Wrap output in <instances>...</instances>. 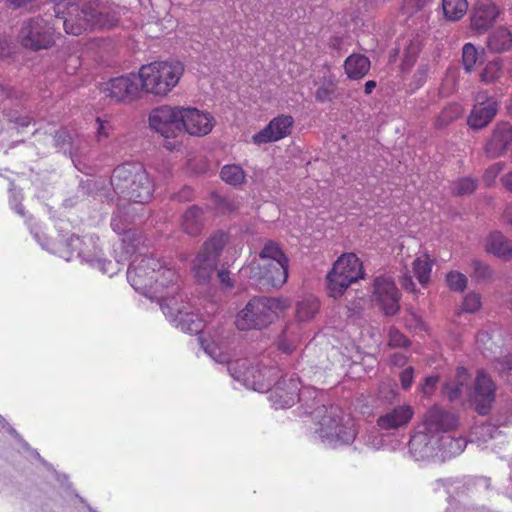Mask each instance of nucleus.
I'll list each match as a JSON object with an SVG mask.
<instances>
[{"mask_svg": "<svg viewBox=\"0 0 512 512\" xmlns=\"http://www.w3.org/2000/svg\"><path fill=\"white\" fill-rule=\"evenodd\" d=\"M390 362L392 365L394 366H398V367H401L403 365L406 364L407 362V357L401 353H394L391 357H390Z\"/></svg>", "mask_w": 512, "mask_h": 512, "instance_id": "052dcab7", "label": "nucleus"}, {"mask_svg": "<svg viewBox=\"0 0 512 512\" xmlns=\"http://www.w3.org/2000/svg\"><path fill=\"white\" fill-rule=\"evenodd\" d=\"M482 96H478L476 104L473 106L468 117V125L472 129H482L487 126L495 117L498 111V103L494 98L482 100Z\"/></svg>", "mask_w": 512, "mask_h": 512, "instance_id": "6ab92c4d", "label": "nucleus"}, {"mask_svg": "<svg viewBox=\"0 0 512 512\" xmlns=\"http://www.w3.org/2000/svg\"><path fill=\"white\" fill-rule=\"evenodd\" d=\"M477 433H480L484 437L483 441L487 442L488 439L497 438L501 432L491 424H484L478 428Z\"/></svg>", "mask_w": 512, "mask_h": 512, "instance_id": "603ef678", "label": "nucleus"}, {"mask_svg": "<svg viewBox=\"0 0 512 512\" xmlns=\"http://www.w3.org/2000/svg\"><path fill=\"white\" fill-rule=\"evenodd\" d=\"M407 343H408V340L400 331H398L396 329H390L389 335H388L389 346L402 347V346H406Z\"/></svg>", "mask_w": 512, "mask_h": 512, "instance_id": "09e8293b", "label": "nucleus"}, {"mask_svg": "<svg viewBox=\"0 0 512 512\" xmlns=\"http://www.w3.org/2000/svg\"><path fill=\"white\" fill-rule=\"evenodd\" d=\"M366 444L370 448L378 450L382 447V440L377 435L369 436Z\"/></svg>", "mask_w": 512, "mask_h": 512, "instance_id": "e2e57ef3", "label": "nucleus"}, {"mask_svg": "<svg viewBox=\"0 0 512 512\" xmlns=\"http://www.w3.org/2000/svg\"><path fill=\"white\" fill-rule=\"evenodd\" d=\"M364 277L362 263L354 253L341 255L327 275V290L330 297L338 298L358 279Z\"/></svg>", "mask_w": 512, "mask_h": 512, "instance_id": "f8f14e48", "label": "nucleus"}, {"mask_svg": "<svg viewBox=\"0 0 512 512\" xmlns=\"http://www.w3.org/2000/svg\"><path fill=\"white\" fill-rule=\"evenodd\" d=\"M220 177L225 183L231 186H239L244 182L246 174L241 166L228 164L222 167Z\"/></svg>", "mask_w": 512, "mask_h": 512, "instance_id": "72a5a7b5", "label": "nucleus"}, {"mask_svg": "<svg viewBox=\"0 0 512 512\" xmlns=\"http://www.w3.org/2000/svg\"><path fill=\"white\" fill-rule=\"evenodd\" d=\"M218 279L222 285H224L227 288H230L233 286V282L230 278L229 272L226 270H219L217 273Z\"/></svg>", "mask_w": 512, "mask_h": 512, "instance_id": "bf43d9fd", "label": "nucleus"}, {"mask_svg": "<svg viewBox=\"0 0 512 512\" xmlns=\"http://www.w3.org/2000/svg\"><path fill=\"white\" fill-rule=\"evenodd\" d=\"M9 192V204L11 209L14 210L15 213L24 218L26 216V212L23 205L21 204V201L23 199L22 191L14 187V185L11 183Z\"/></svg>", "mask_w": 512, "mask_h": 512, "instance_id": "ea45409f", "label": "nucleus"}, {"mask_svg": "<svg viewBox=\"0 0 512 512\" xmlns=\"http://www.w3.org/2000/svg\"><path fill=\"white\" fill-rule=\"evenodd\" d=\"M319 309L318 300L312 296H306L297 303L296 317L299 321H309Z\"/></svg>", "mask_w": 512, "mask_h": 512, "instance_id": "7c9ffc66", "label": "nucleus"}, {"mask_svg": "<svg viewBox=\"0 0 512 512\" xmlns=\"http://www.w3.org/2000/svg\"><path fill=\"white\" fill-rule=\"evenodd\" d=\"M466 445L458 415L434 405L416 426L409 441V453L416 461H445L461 454Z\"/></svg>", "mask_w": 512, "mask_h": 512, "instance_id": "f03ea898", "label": "nucleus"}, {"mask_svg": "<svg viewBox=\"0 0 512 512\" xmlns=\"http://www.w3.org/2000/svg\"><path fill=\"white\" fill-rule=\"evenodd\" d=\"M312 417L318 426L315 433L327 447L339 448L354 442L358 433L355 421L340 407H317Z\"/></svg>", "mask_w": 512, "mask_h": 512, "instance_id": "423d86ee", "label": "nucleus"}, {"mask_svg": "<svg viewBox=\"0 0 512 512\" xmlns=\"http://www.w3.org/2000/svg\"><path fill=\"white\" fill-rule=\"evenodd\" d=\"M438 382V377L436 376H428L425 378L424 382L420 385V390L425 396H430L435 390L436 384Z\"/></svg>", "mask_w": 512, "mask_h": 512, "instance_id": "5fc2aeb1", "label": "nucleus"}, {"mask_svg": "<svg viewBox=\"0 0 512 512\" xmlns=\"http://www.w3.org/2000/svg\"><path fill=\"white\" fill-rule=\"evenodd\" d=\"M429 73L428 64H421L413 75V83L415 88H419L424 85L427 80Z\"/></svg>", "mask_w": 512, "mask_h": 512, "instance_id": "8fccbe9b", "label": "nucleus"}, {"mask_svg": "<svg viewBox=\"0 0 512 512\" xmlns=\"http://www.w3.org/2000/svg\"><path fill=\"white\" fill-rule=\"evenodd\" d=\"M402 286L405 290L409 292H415V284L412 281L411 277L408 275L404 276Z\"/></svg>", "mask_w": 512, "mask_h": 512, "instance_id": "0e129e2a", "label": "nucleus"}, {"mask_svg": "<svg viewBox=\"0 0 512 512\" xmlns=\"http://www.w3.org/2000/svg\"><path fill=\"white\" fill-rule=\"evenodd\" d=\"M482 57V53H480L474 45L471 43H467L463 46L462 49V61L463 66L467 72L473 70L477 62Z\"/></svg>", "mask_w": 512, "mask_h": 512, "instance_id": "f704fd0d", "label": "nucleus"}, {"mask_svg": "<svg viewBox=\"0 0 512 512\" xmlns=\"http://www.w3.org/2000/svg\"><path fill=\"white\" fill-rule=\"evenodd\" d=\"M414 379V369L412 367L405 368L400 374L401 386L404 390L410 389Z\"/></svg>", "mask_w": 512, "mask_h": 512, "instance_id": "864d4df0", "label": "nucleus"}, {"mask_svg": "<svg viewBox=\"0 0 512 512\" xmlns=\"http://www.w3.org/2000/svg\"><path fill=\"white\" fill-rule=\"evenodd\" d=\"M12 39L8 36H0V59L7 58L12 53Z\"/></svg>", "mask_w": 512, "mask_h": 512, "instance_id": "6e6d98bb", "label": "nucleus"}, {"mask_svg": "<svg viewBox=\"0 0 512 512\" xmlns=\"http://www.w3.org/2000/svg\"><path fill=\"white\" fill-rule=\"evenodd\" d=\"M433 261L428 254H420L413 261V272L421 285H426L430 280Z\"/></svg>", "mask_w": 512, "mask_h": 512, "instance_id": "cd10ccee", "label": "nucleus"}, {"mask_svg": "<svg viewBox=\"0 0 512 512\" xmlns=\"http://www.w3.org/2000/svg\"><path fill=\"white\" fill-rule=\"evenodd\" d=\"M241 272L249 273L261 288L280 287L287 281L288 259L276 243L268 241L259 254L258 262L251 263Z\"/></svg>", "mask_w": 512, "mask_h": 512, "instance_id": "0eeeda50", "label": "nucleus"}, {"mask_svg": "<svg viewBox=\"0 0 512 512\" xmlns=\"http://www.w3.org/2000/svg\"><path fill=\"white\" fill-rule=\"evenodd\" d=\"M419 50H420L419 41H412L406 50L405 58H404L403 64H402L403 69H408L413 64V62L415 60V56Z\"/></svg>", "mask_w": 512, "mask_h": 512, "instance_id": "49530a36", "label": "nucleus"}, {"mask_svg": "<svg viewBox=\"0 0 512 512\" xmlns=\"http://www.w3.org/2000/svg\"><path fill=\"white\" fill-rule=\"evenodd\" d=\"M111 185L120 199L125 200L128 191V170L125 165L116 167L111 176Z\"/></svg>", "mask_w": 512, "mask_h": 512, "instance_id": "473e14b6", "label": "nucleus"}, {"mask_svg": "<svg viewBox=\"0 0 512 512\" xmlns=\"http://www.w3.org/2000/svg\"><path fill=\"white\" fill-rule=\"evenodd\" d=\"M282 307L280 300L267 297H254L241 309L235 318L239 330L262 329L278 317Z\"/></svg>", "mask_w": 512, "mask_h": 512, "instance_id": "9d476101", "label": "nucleus"}, {"mask_svg": "<svg viewBox=\"0 0 512 512\" xmlns=\"http://www.w3.org/2000/svg\"><path fill=\"white\" fill-rule=\"evenodd\" d=\"M446 281L450 289L455 291H463L467 286V277L457 271L448 273Z\"/></svg>", "mask_w": 512, "mask_h": 512, "instance_id": "79ce46f5", "label": "nucleus"}, {"mask_svg": "<svg viewBox=\"0 0 512 512\" xmlns=\"http://www.w3.org/2000/svg\"><path fill=\"white\" fill-rule=\"evenodd\" d=\"M470 375L466 368L459 367L454 379L449 380L443 387V395L451 402L468 399L471 388L469 385Z\"/></svg>", "mask_w": 512, "mask_h": 512, "instance_id": "412c9836", "label": "nucleus"}, {"mask_svg": "<svg viewBox=\"0 0 512 512\" xmlns=\"http://www.w3.org/2000/svg\"><path fill=\"white\" fill-rule=\"evenodd\" d=\"M111 228L118 236H120V247L118 249L121 251L118 252V254H123L126 252L128 255V249L126 245V235L128 231V212L124 204H118L117 211L113 214L111 219Z\"/></svg>", "mask_w": 512, "mask_h": 512, "instance_id": "393cba45", "label": "nucleus"}, {"mask_svg": "<svg viewBox=\"0 0 512 512\" xmlns=\"http://www.w3.org/2000/svg\"><path fill=\"white\" fill-rule=\"evenodd\" d=\"M370 69V60L363 54L354 53L346 58L344 70L351 80L362 79Z\"/></svg>", "mask_w": 512, "mask_h": 512, "instance_id": "b1692460", "label": "nucleus"}, {"mask_svg": "<svg viewBox=\"0 0 512 512\" xmlns=\"http://www.w3.org/2000/svg\"><path fill=\"white\" fill-rule=\"evenodd\" d=\"M254 365L255 361L248 358L237 359L230 362L228 371L235 380L249 389L269 391V401L275 409L290 408L299 401L301 382L295 374L281 376L272 386L280 373L279 369L265 364H262V368Z\"/></svg>", "mask_w": 512, "mask_h": 512, "instance_id": "20e7f679", "label": "nucleus"}, {"mask_svg": "<svg viewBox=\"0 0 512 512\" xmlns=\"http://www.w3.org/2000/svg\"><path fill=\"white\" fill-rule=\"evenodd\" d=\"M5 120L11 125L10 130H17L18 133L23 132L31 124V119L27 116H19L17 111L3 112Z\"/></svg>", "mask_w": 512, "mask_h": 512, "instance_id": "4c0bfd02", "label": "nucleus"}, {"mask_svg": "<svg viewBox=\"0 0 512 512\" xmlns=\"http://www.w3.org/2000/svg\"><path fill=\"white\" fill-rule=\"evenodd\" d=\"M371 300L385 315H395L400 309V292L390 276H377L372 285Z\"/></svg>", "mask_w": 512, "mask_h": 512, "instance_id": "4468645a", "label": "nucleus"}, {"mask_svg": "<svg viewBox=\"0 0 512 512\" xmlns=\"http://www.w3.org/2000/svg\"><path fill=\"white\" fill-rule=\"evenodd\" d=\"M375 87H376V82L374 80L367 81L365 83V93L370 94Z\"/></svg>", "mask_w": 512, "mask_h": 512, "instance_id": "774afa93", "label": "nucleus"}, {"mask_svg": "<svg viewBox=\"0 0 512 512\" xmlns=\"http://www.w3.org/2000/svg\"><path fill=\"white\" fill-rule=\"evenodd\" d=\"M184 66L178 61H155L142 65L139 79L142 90L155 96H167L179 83Z\"/></svg>", "mask_w": 512, "mask_h": 512, "instance_id": "1a4fd4ad", "label": "nucleus"}, {"mask_svg": "<svg viewBox=\"0 0 512 512\" xmlns=\"http://www.w3.org/2000/svg\"><path fill=\"white\" fill-rule=\"evenodd\" d=\"M134 276L130 285L135 291L159 303L166 318L183 332L200 334L198 341L205 353L217 363L231 360V332L222 325L206 326L192 306L180 294V277L171 266L152 256L136 255L131 260Z\"/></svg>", "mask_w": 512, "mask_h": 512, "instance_id": "f257e3e1", "label": "nucleus"}, {"mask_svg": "<svg viewBox=\"0 0 512 512\" xmlns=\"http://www.w3.org/2000/svg\"><path fill=\"white\" fill-rule=\"evenodd\" d=\"M202 226V210L196 206L190 207L183 215V230L190 235H196Z\"/></svg>", "mask_w": 512, "mask_h": 512, "instance_id": "c756f323", "label": "nucleus"}, {"mask_svg": "<svg viewBox=\"0 0 512 512\" xmlns=\"http://www.w3.org/2000/svg\"><path fill=\"white\" fill-rule=\"evenodd\" d=\"M182 107L161 105L149 113V127L164 138L163 146L174 151L180 145Z\"/></svg>", "mask_w": 512, "mask_h": 512, "instance_id": "9b49d317", "label": "nucleus"}, {"mask_svg": "<svg viewBox=\"0 0 512 512\" xmlns=\"http://www.w3.org/2000/svg\"><path fill=\"white\" fill-rule=\"evenodd\" d=\"M488 49L493 53H502L512 48V34L509 29L499 27L493 30L487 40Z\"/></svg>", "mask_w": 512, "mask_h": 512, "instance_id": "bb28decb", "label": "nucleus"}, {"mask_svg": "<svg viewBox=\"0 0 512 512\" xmlns=\"http://www.w3.org/2000/svg\"><path fill=\"white\" fill-rule=\"evenodd\" d=\"M476 181L472 178H462L453 184L452 190L456 195H466L476 189Z\"/></svg>", "mask_w": 512, "mask_h": 512, "instance_id": "37998d69", "label": "nucleus"}, {"mask_svg": "<svg viewBox=\"0 0 512 512\" xmlns=\"http://www.w3.org/2000/svg\"><path fill=\"white\" fill-rule=\"evenodd\" d=\"M461 113L462 108L459 104H450L447 107H445L439 114L436 120V125L438 127H444L453 120L457 119L461 115Z\"/></svg>", "mask_w": 512, "mask_h": 512, "instance_id": "58836bf2", "label": "nucleus"}, {"mask_svg": "<svg viewBox=\"0 0 512 512\" xmlns=\"http://www.w3.org/2000/svg\"><path fill=\"white\" fill-rule=\"evenodd\" d=\"M414 416V409L409 404L395 406L377 419V425L383 430H395L405 427Z\"/></svg>", "mask_w": 512, "mask_h": 512, "instance_id": "aec40b11", "label": "nucleus"}, {"mask_svg": "<svg viewBox=\"0 0 512 512\" xmlns=\"http://www.w3.org/2000/svg\"><path fill=\"white\" fill-rule=\"evenodd\" d=\"M53 141L55 142V146L59 150L64 151V153H66L69 150V154L72 159V162L74 163L75 167H77L79 170H81V168L78 167L76 160L71 151L72 136H71L70 132L67 129H60L59 131L56 132V134L53 138Z\"/></svg>", "mask_w": 512, "mask_h": 512, "instance_id": "e433bc0d", "label": "nucleus"}, {"mask_svg": "<svg viewBox=\"0 0 512 512\" xmlns=\"http://www.w3.org/2000/svg\"><path fill=\"white\" fill-rule=\"evenodd\" d=\"M494 366L502 377H512V354L497 358Z\"/></svg>", "mask_w": 512, "mask_h": 512, "instance_id": "c03bdc74", "label": "nucleus"}, {"mask_svg": "<svg viewBox=\"0 0 512 512\" xmlns=\"http://www.w3.org/2000/svg\"><path fill=\"white\" fill-rule=\"evenodd\" d=\"M503 167L504 164L502 162H497L486 169L483 176L486 185L490 186L494 183L496 177L502 171Z\"/></svg>", "mask_w": 512, "mask_h": 512, "instance_id": "de8ad7c7", "label": "nucleus"}, {"mask_svg": "<svg viewBox=\"0 0 512 512\" xmlns=\"http://www.w3.org/2000/svg\"><path fill=\"white\" fill-rule=\"evenodd\" d=\"M294 119L289 115H279L273 118L268 125L254 134L252 140L255 144L261 145L279 141L291 133Z\"/></svg>", "mask_w": 512, "mask_h": 512, "instance_id": "a211bd4d", "label": "nucleus"}, {"mask_svg": "<svg viewBox=\"0 0 512 512\" xmlns=\"http://www.w3.org/2000/svg\"><path fill=\"white\" fill-rule=\"evenodd\" d=\"M431 0H407L403 6L406 13H412L414 10L422 9Z\"/></svg>", "mask_w": 512, "mask_h": 512, "instance_id": "4d7b16f0", "label": "nucleus"}, {"mask_svg": "<svg viewBox=\"0 0 512 512\" xmlns=\"http://www.w3.org/2000/svg\"><path fill=\"white\" fill-rule=\"evenodd\" d=\"M502 182L505 188L512 192V171L503 177Z\"/></svg>", "mask_w": 512, "mask_h": 512, "instance_id": "338daca9", "label": "nucleus"}, {"mask_svg": "<svg viewBox=\"0 0 512 512\" xmlns=\"http://www.w3.org/2000/svg\"><path fill=\"white\" fill-rule=\"evenodd\" d=\"M491 337L486 332H481L477 336V343L479 346H483V349L490 350L491 348L487 345Z\"/></svg>", "mask_w": 512, "mask_h": 512, "instance_id": "680f3d73", "label": "nucleus"}, {"mask_svg": "<svg viewBox=\"0 0 512 512\" xmlns=\"http://www.w3.org/2000/svg\"><path fill=\"white\" fill-rule=\"evenodd\" d=\"M105 95L115 101H122L128 95V77L120 76L111 79L104 90Z\"/></svg>", "mask_w": 512, "mask_h": 512, "instance_id": "c85d7f7f", "label": "nucleus"}, {"mask_svg": "<svg viewBox=\"0 0 512 512\" xmlns=\"http://www.w3.org/2000/svg\"><path fill=\"white\" fill-rule=\"evenodd\" d=\"M334 95V84L329 83L318 88L315 97L320 102L330 101Z\"/></svg>", "mask_w": 512, "mask_h": 512, "instance_id": "3c124183", "label": "nucleus"}, {"mask_svg": "<svg viewBox=\"0 0 512 512\" xmlns=\"http://www.w3.org/2000/svg\"><path fill=\"white\" fill-rule=\"evenodd\" d=\"M217 208L220 212L225 213L233 210L230 201L226 198L217 197L216 199Z\"/></svg>", "mask_w": 512, "mask_h": 512, "instance_id": "13d9d810", "label": "nucleus"}, {"mask_svg": "<svg viewBox=\"0 0 512 512\" xmlns=\"http://www.w3.org/2000/svg\"><path fill=\"white\" fill-rule=\"evenodd\" d=\"M481 307V297L475 292L467 294L463 300L458 314L461 313H475Z\"/></svg>", "mask_w": 512, "mask_h": 512, "instance_id": "a19ab883", "label": "nucleus"}, {"mask_svg": "<svg viewBox=\"0 0 512 512\" xmlns=\"http://www.w3.org/2000/svg\"><path fill=\"white\" fill-rule=\"evenodd\" d=\"M472 268L473 272L471 276L478 281L487 280L492 276L491 268L488 265L484 264L483 262H480L478 260L473 261Z\"/></svg>", "mask_w": 512, "mask_h": 512, "instance_id": "a18cd8bd", "label": "nucleus"}, {"mask_svg": "<svg viewBox=\"0 0 512 512\" xmlns=\"http://www.w3.org/2000/svg\"><path fill=\"white\" fill-rule=\"evenodd\" d=\"M485 248L487 252L499 258L508 259L512 256V241L506 239L500 232L489 235Z\"/></svg>", "mask_w": 512, "mask_h": 512, "instance_id": "a878e982", "label": "nucleus"}, {"mask_svg": "<svg viewBox=\"0 0 512 512\" xmlns=\"http://www.w3.org/2000/svg\"><path fill=\"white\" fill-rule=\"evenodd\" d=\"M54 3L52 13L60 9L63 19V29L69 35L78 36L84 32L96 29H110L118 19L110 15L107 8L97 1H89L82 6L76 4L77 0H51Z\"/></svg>", "mask_w": 512, "mask_h": 512, "instance_id": "39448f33", "label": "nucleus"}, {"mask_svg": "<svg viewBox=\"0 0 512 512\" xmlns=\"http://www.w3.org/2000/svg\"><path fill=\"white\" fill-rule=\"evenodd\" d=\"M442 9L447 20L456 21L467 12L468 2L467 0H443Z\"/></svg>", "mask_w": 512, "mask_h": 512, "instance_id": "2f4dec72", "label": "nucleus"}, {"mask_svg": "<svg viewBox=\"0 0 512 512\" xmlns=\"http://www.w3.org/2000/svg\"><path fill=\"white\" fill-rule=\"evenodd\" d=\"M499 10L491 2L479 3L471 17V28L477 33H484L495 21Z\"/></svg>", "mask_w": 512, "mask_h": 512, "instance_id": "5701e85b", "label": "nucleus"}, {"mask_svg": "<svg viewBox=\"0 0 512 512\" xmlns=\"http://www.w3.org/2000/svg\"><path fill=\"white\" fill-rule=\"evenodd\" d=\"M26 224L33 238L43 250L57 255L65 261L78 259L81 263H85L109 277L116 275L121 269L120 266L128 261L126 252L118 254L116 244L114 245L116 262L113 263L106 259L99 243V237L96 235H85L82 238L75 235L68 236V234H63V227L61 226L58 229L59 239L52 240L45 233L42 225L33 222L32 218L26 219Z\"/></svg>", "mask_w": 512, "mask_h": 512, "instance_id": "7ed1b4c3", "label": "nucleus"}, {"mask_svg": "<svg viewBox=\"0 0 512 512\" xmlns=\"http://www.w3.org/2000/svg\"><path fill=\"white\" fill-rule=\"evenodd\" d=\"M503 75V66L500 60L489 62L480 74L481 81L492 83L499 80Z\"/></svg>", "mask_w": 512, "mask_h": 512, "instance_id": "c9c22d12", "label": "nucleus"}, {"mask_svg": "<svg viewBox=\"0 0 512 512\" xmlns=\"http://www.w3.org/2000/svg\"><path fill=\"white\" fill-rule=\"evenodd\" d=\"M214 126V118L208 112L193 107H182L181 133L202 137L209 134Z\"/></svg>", "mask_w": 512, "mask_h": 512, "instance_id": "dca6fc26", "label": "nucleus"}, {"mask_svg": "<svg viewBox=\"0 0 512 512\" xmlns=\"http://www.w3.org/2000/svg\"><path fill=\"white\" fill-rule=\"evenodd\" d=\"M496 389L492 378L483 370H479L468 393V400L475 405L479 414L485 415L490 411L496 398Z\"/></svg>", "mask_w": 512, "mask_h": 512, "instance_id": "2eb2a0df", "label": "nucleus"}, {"mask_svg": "<svg viewBox=\"0 0 512 512\" xmlns=\"http://www.w3.org/2000/svg\"><path fill=\"white\" fill-rule=\"evenodd\" d=\"M63 26L60 9L55 14L48 11L45 16L38 15L24 21L18 38L21 45L33 51L49 49L55 44L59 27Z\"/></svg>", "mask_w": 512, "mask_h": 512, "instance_id": "6e6552de", "label": "nucleus"}, {"mask_svg": "<svg viewBox=\"0 0 512 512\" xmlns=\"http://www.w3.org/2000/svg\"><path fill=\"white\" fill-rule=\"evenodd\" d=\"M504 219L505 221L512 225V203L507 204L505 210H504Z\"/></svg>", "mask_w": 512, "mask_h": 512, "instance_id": "69168bd1", "label": "nucleus"}, {"mask_svg": "<svg viewBox=\"0 0 512 512\" xmlns=\"http://www.w3.org/2000/svg\"><path fill=\"white\" fill-rule=\"evenodd\" d=\"M154 183L141 163H130V201L144 204L152 198Z\"/></svg>", "mask_w": 512, "mask_h": 512, "instance_id": "f3484780", "label": "nucleus"}, {"mask_svg": "<svg viewBox=\"0 0 512 512\" xmlns=\"http://www.w3.org/2000/svg\"><path fill=\"white\" fill-rule=\"evenodd\" d=\"M512 143V127L508 123H499L485 147L489 157L501 156Z\"/></svg>", "mask_w": 512, "mask_h": 512, "instance_id": "4be33fe9", "label": "nucleus"}, {"mask_svg": "<svg viewBox=\"0 0 512 512\" xmlns=\"http://www.w3.org/2000/svg\"><path fill=\"white\" fill-rule=\"evenodd\" d=\"M227 240V234L218 232L204 243L192 264V270L198 282L206 283L210 280Z\"/></svg>", "mask_w": 512, "mask_h": 512, "instance_id": "ddd939ff", "label": "nucleus"}]
</instances>
